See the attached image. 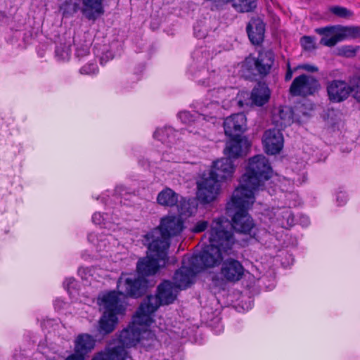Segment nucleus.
Here are the masks:
<instances>
[{
    "label": "nucleus",
    "instance_id": "1",
    "mask_svg": "<svg viewBox=\"0 0 360 360\" xmlns=\"http://www.w3.org/2000/svg\"><path fill=\"white\" fill-rule=\"evenodd\" d=\"M229 221L224 218L214 219L210 230L205 233L210 244L198 255L191 257L190 264L193 265L195 271L199 272L205 268L213 267L220 264L223 255H231L236 240L233 233L227 230Z\"/></svg>",
    "mask_w": 360,
    "mask_h": 360
},
{
    "label": "nucleus",
    "instance_id": "2",
    "mask_svg": "<svg viewBox=\"0 0 360 360\" xmlns=\"http://www.w3.org/2000/svg\"><path fill=\"white\" fill-rule=\"evenodd\" d=\"M148 246L149 247L148 245ZM167 259V255L161 258L148 248L147 256L137 263L139 276L122 274L117 281V290L124 296L140 297L147 287V282L143 276L155 274L160 267L165 265Z\"/></svg>",
    "mask_w": 360,
    "mask_h": 360
},
{
    "label": "nucleus",
    "instance_id": "3",
    "mask_svg": "<svg viewBox=\"0 0 360 360\" xmlns=\"http://www.w3.org/2000/svg\"><path fill=\"white\" fill-rule=\"evenodd\" d=\"M255 202V195L250 193H242L241 189H236L231 200L227 205L229 212H233L232 228L237 232L255 236V224L248 210ZM227 230L231 231V224Z\"/></svg>",
    "mask_w": 360,
    "mask_h": 360
},
{
    "label": "nucleus",
    "instance_id": "4",
    "mask_svg": "<svg viewBox=\"0 0 360 360\" xmlns=\"http://www.w3.org/2000/svg\"><path fill=\"white\" fill-rule=\"evenodd\" d=\"M183 229V221L180 218L176 217L163 218L160 226L145 236L149 249L161 258L165 257L169 247V238L178 236Z\"/></svg>",
    "mask_w": 360,
    "mask_h": 360
},
{
    "label": "nucleus",
    "instance_id": "5",
    "mask_svg": "<svg viewBox=\"0 0 360 360\" xmlns=\"http://www.w3.org/2000/svg\"><path fill=\"white\" fill-rule=\"evenodd\" d=\"M272 174V169L268 160L262 155H257L248 161L245 173L242 176L240 186L242 193H250L255 196L257 191L262 190L264 182L268 180Z\"/></svg>",
    "mask_w": 360,
    "mask_h": 360
},
{
    "label": "nucleus",
    "instance_id": "6",
    "mask_svg": "<svg viewBox=\"0 0 360 360\" xmlns=\"http://www.w3.org/2000/svg\"><path fill=\"white\" fill-rule=\"evenodd\" d=\"M179 290L172 283L163 282L158 287V295L148 296L139 307V313L143 311L146 314L142 316L141 320L148 321L160 304H169L173 302Z\"/></svg>",
    "mask_w": 360,
    "mask_h": 360
},
{
    "label": "nucleus",
    "instance_id": "7",
    "mask_svg": "<svg viewBox=\"0 0 360 360\" xmlns=\"http://www.w3.org/2000/svg\"><path fill=\"white\" fill-rule=\"evenodd\" d=\"M197 198L203 204L215 200L220 193L219 181L209 174H204L197 181Z\"/></svg>",
    "mask_w": 360,
    "mask_h": 360
},
{
    "label": "nucleus",
    "instance_id": "8",
    "mask_svg": "<svg viewBox=\"0 0 360 360\" xmlns=\"http://www.w3.org/2000/svg\"><path fill=\"white\" fill-rule=\"evenodd\" d=\"M146 315L143 311L139 313V309L136 311V316L134 317L131 324H130L127 328L124 329L120 334L118 338V344L123 347H131L140 340V328L139 325L143 323L148 324L151 321V318L148 321L141 320L142 316Z\"/></svg>",
    "mask_w": 360,
    "mask_h": 360
},
{
    "label": "nucleus",
    "instance_id": "9",
    "mask_svg": "<svg viewBox=\"0 0 360 360\" xmlns=\"http://www.w3.org/2000/svg\"><path fill=\"white\" fill-rule=\"evenodd\" d=\"M319 81L314 77L302 74L292 81L290 94L293 96H307L314 94L319 88Z\"/></svg>",
    "mask_w": 360,
    "mask_h": 360
},
{
    "label": "nucleus",
    "instance_id": "10",
    "mask_svg": "<svg viewBox=\"0 0 360 360\" xmlns=\"http://www.w3.org/2000/svg\"><path fill=\"white\" fill-rule=\"evenodd\" d=\"M118 294L123 295L119 291L118 292L111 291L99 296L98 304L103 313L119 314L122 311L123 306Z\"/></svg>",
    "mask_w": 360,
    "mask_h": 360
},
{
    "label": "nucleus",
    "instance_id": "11",
    "mask_svg": "<svg viewBox=\"0 0 360 360\" xmlns=\"http://www.w3.org/2000/svg\"><path fill=\"white\" fill-rule=\"evenodd\" d=\"M246 63H253L259 75H266L274 63V54L271 50H262L259 51L257 58H247Z\"/></svg>",
    "mask_w": 360,
    "mask_h": 360
},
{
    "label": "nucleus",
    "instance_id": "12",
    "mask_svg": "<svg viewBox=\"0 0 360 360\" xmlns=\"http://www.w3.org/2000/svg\"><path fill=\"white\" fill-rule=\"evenodd\" d=\"M262 142L266 152L271 155H275L283 148V136L280 129H269L264 132Z\"/></svg>",
    "mask_w": 360,
    "mask_h": 360
},
{
    "label": "nucleus",
    "instance_id": "13",
    "mask_svg": "<svg viewBox=\"0 0 360 360\" xmlns=\"http://www.w3.org/2000/svg\"><path fill=\"white\" fill-rule=\"evenodd\" d=\"M224 131L229 137H239L246 129V117L238 113L227 117L224 122Z\"/></svg>",
    "mask_w": 360,
    "mask_h": 360
},
{
    "label": "nucleus",
    "instance_id": "14",
    "mask_svg": "<svg viewBox=\"0 0 360 360\" xmlns=\"http://www.w3.org/2000/svg\"><path fill=\"white\" fill-rule=\"evenodd\" d=\"M195 267L190 264V261H188V266H186V262H184V265L174 276L173 285L178 290L188 288L193 282L195 276L199 272L195 271Z\"/></svg>",
    "mask_w": 360,
    "mask_h": 360
},
{
    "label": "nucleus",
    "instance_id": "15",
    "mask_svg": "<svg viewBox=\"0 0 360 360\" xmlns=\"http://www.w3.org/2000/svg\"><path fill=\"white\" fill-rule=\"evenodd\" d=\"M243 272V266L238 261L229 259L223 262L220 275L221 280L236 282L242 278Z\"/></svg>",
    "mask_w": 360,
    "mask_h": 360
},
{
    "label": "nucleus",
    "instance_id": "16",
    "mask_svg": "<svg viewBox=\"0 0 360 360\" xmlns=\"http://www.w3.org/2000/svg\"><path fill=\"white\" fill-rule=\"evenodd\" d=\"M327 92L329 99L339 103L347 99L351 94L349 83L342 80H333L328 83Z\"/></svg>",
    "mask_w": 360,
    "mask_h": 360
},
{
    "label": "nucleus",
    "instance_id": "17",
    "mask_svg": "<svg viewBox=\"0 0 360 360\" xmlns=\"http://www.w3.org/2000/svg\"><path fill=\"white\" fill-rule=\"evenodd\" d=\"M315 32L322 36L320 44L323 46L333 47L342 41L341 25L319 27Z\"/></svg>",
    "mask_w": 360,
    "mask_h": 360
},
{
    "label": "nucleus",
    "instance_id": "18",
    "mask_svg": "<svg viewBox=\"0 0 360 360\" xmlns=\"http://www.w3.org/2000/svg\"><path fill=\"white\" fill-rule=\"evenodd\" d=\"M234 166L229 158H224L215 161L208 173L218 181L230 179L234 172Z\"/></svg>",
    "mask_w": 360,
    "mask_h": 360
},
{
    "label": "nucleus",
    "instance_id": "19",
    "mask_svg": "<svg viewBox=\"0 0 360 360\" xmlns=\"http://www.w3.org/2000/svg\"><path fill=\"white\" fill-rule=\"evenodd\" d=\"M231 139L226 143L224 148V154L227 158H237L241 156L244 150H247L249 143L248 140L243 137H230Z\"/></svg>",
    "mask_w": 360,
    "mask_h": 360
},
{
    "label": "nucleus",
    "instance_id": "20",
    "mask_svg": "<svg viewBox=\"0 0 360 360\" xmlns=\"http://www.w3.org/2000/svg\"><path fill=\"white\" fill-rule=\"evenodd\" d=\"M250 40L254 44H259L264 40L265 25L259 18H252L247 25Z\"/></svg>",
    "mask_w": 360,
    "mask_h": 360
},
{
    "label": "nucleus",
    "instance_id": "21",
    "mask_svg": "<svg viewBox=\"0 0 360 360\" xmlns=\"http://www.w3.org/2000/svg\"><path fill=\"white\" fill-rule=\"evenodd\" d=\"M273 124L280 131L293 122L292 111L288 107H279L274 108L272 114Z\"/></svg>",
    "mask_w": 360,
    "mask_h": 360
},
{
    "label": "nucleus",
    "instance_id": "22",
    "mask_svg": "<svg viewBox=\"0 0 360 360\" xmlns=\"http://www.w3.org/2000/svg\"><path fill=\"white\" fill-rule=\"evenodd\" d=\"M102 2L103 0H82V13L89 20H96L104 12Z\"/></svg>",
    "mask_w": 360,
    "mask_h": 360
},
{
    "label": "nucleus",
    "instance_id": "23",
    "mask_svg": "<svg viewBox=\"0 0 360 360\" xmlns=\"http://www.w3.org/2000/svg\"><path fill=\"white\" fill-rule=\"evenodd\" d=\"M95 342L91 335L86 333L81 334L75 339V352L85 358V356L94 348Z\"/></svg>",
    "mask_w": 360,
    "mask_h": 360
},
{
    "label": "nucleus",
    "instance_id": "24",
    "mask_svg": "<svg viewBox=\"0 0 360 360\" xmlns=\"http://www.w3.org/2000/svg\"><path fill=\"white\" fill-rule=\"evenodd\" d=\"M270 97V91L265 84L259 83L252 90L251 99L254 104L262 106Z\"/></svg>",
    "mask_w": 360,
    "mask_h": 360
},
{
    "label": "nucleus",
    "instance_id": "25",
    "mask_svg": "<svg viewBox=\"0 0 360 360\" xmlns=\"http://www.w3.org/2000/svg\"><path fill=\"white\" fill-rule=\"evenodd\" d=\"M117 314L103 313L99 320L98 331L100 333L107 335L112 333L117 323Z\"/></svg>",
    "mask_w": 360,
    "mask_h": 360
},
{
    "label": "nucleus",
    "instance_id": "26",
    "mask_svg": "<svg viewBox=\"0 0 360 360\" xmlns=\"http://www.w3.org/2000/svg\"><path fill=\"white\" fill-rule=\"evenodd\" d=\"M157 201L162 206L172 207L178 202V195L171 188H166L159 193Z\"/></svg>",
    "mask_w": 360,
    "mask_h": 360
},
{
    "label": "nucleus",
    "instance_id": "27",
    "mask_svg": "<svg viewBox=\"0 0 360 360\" xmlns=\"http://www.w3.org/2000/svg\"><path fill=\"white\" fill-rule=\"evenodd\" d=\"M153 319L151 318V321L148 324H141L139 325L140 330V340L139 342L142 344L143 347H148L153 345L155 341V335L153 332L148 330V327L152 323Z\"/></svg>",
    "mask_w": 360,
    "mask_h": 360
},
{
    "label": "nucleus",
    "instance_id": "28",
    "mask_svg": "<svg viewBox=\"0 0 360 360\" xmlns=\"http://www.w3.org/2000/svg\"><path fill=\"white\" fill-rule=\"evenodd\" d=\"M105 352L107 360H125L127 356L125 348L120 344L113 347H109Z\"/></svg>",
    "mask_w": 360,
    "mask_h": 360
},
{
    "label": "nucleus",
    "instance_id": "29",
    "mask_svg": "<svg viewBox=\"0 0 360 360\" xmlns=\"http://www.w3.org/2000/svg\"><path fill=\"white\" fill-rule=\"evenodd\" d=\"M342 41L347 39H356L360 37V27L357 26H342Z\"/></svg>",
    "mask_w": 360,
    "mask_h": 360
},
{
    "label": "nucleus",
    "instance_id": "30",
    "mask_svg": "<svg viewBox=\"0 0 360 360\" xmlns=\"http://www.w3.org/2000/svg\"><path fill=\"white\" fill-rule=\"evenodd\" d=\"M233 6L238 11L250 12L257 7V0H238L237 3L233 4Z\"/></svg>",
    "mask_w": 360,
    "mask_h": 360
},
{
    "label": "nucleus",
    "instance_id": "31",
    "mask_svg": "<svg viewBox=\"0 0 360 360\" xmlns=\"http://www.w3.org/2000/svg\"><path fill=\"white\" fill-rule=\"evenodd\" d=\"M174 134L172 128L165 127L159 129L154 133V137L162 143L170 142L171 136Z\"/></svg>",
    "mask_w": 360,
    "mask_h": 360
},
{
    "label": "nucleus",
    "instance_id": "32",
    "mask_svg": "<svg viewBox=\"0 0 360 360\" xmlns=\"http://www.w3.org/2000/svg\"><path fill=\"white\" fill-rule=\"evenodd\" d=\"M79 8V0H68L60 6L64 15H72Z\"/></svg>",
    "mask_w": 360,
    "mask_h": 360
},
{
    "label": "nucleus",
    "instance_id": "33",
    "mask_svg": "<svg viewBox=\"0 0 360 360\" xmlns=\"http://www.w3.org/2000/svg\"><path fill=\"white\" fill-rule=\"evenodd\" d=\"M70 44H60L56 49V56L60 60H68L70 58Z\"/></svg>",
    "mask_w": 360,
    "mask_h": 360
},
{
    "label": "nucleus",
    "instance_id": "34",
    "mask_svg": "<svg viewBox=\"0 0 360 360\" xmlns=\"http://www.w3.org/2000/svg\"><path fill=\"white\" fill-rule=\"evenodd\" d=\"M349 87L352 96L360 102V77H354L349 80Z\"/></svg>",
    "mask_w": 360,
    "mask_h": 360
},
{
    "label": "nucleus",
    "instance_id": "35",
    "mask_svg": "<svg viewBox=\"0 0 360 360\" xmlns=\"http://www.w3.org/2000/svg\"><path fill=\"white\" fill-rule=\"evenodd\" d=\"M300 43L302 48L306 51L314 50L316 46L315 38L310 36H304L300 39Z\"/></svg>",
    "mask_w": 360,
    "mask_h": 360
},
{
    "label": "nucleus",
    "instance_id": "36",
    "mask_svg": "<svg viewBox=\"0 0 360 360\" xmlns=\"http://www.w3.org/2000/svg\"><path fill=\"white\" fill-rule=\"evenodd\" d=\"M276 214L278 217H281L283 220H286L288 225H291L294 222V217L288 208H283L282 210L278 209L276 212Z\"/></svg>",
    "mask_w": 360,
    "mask_h": 360
},
{
    "label": "nucleus",
    "instance_id": "37",
    "mask_svg": "<svg viewBox=\"0 0 360 360\" xmlns=\"http://www.w3.org/2000/svg\"><path fill=\"white\" fill-rule=\"evenodd\" d=\"M330 10L333 14L341 18H346L352 16V13L349 10L344 7L334 6L330 8Z\"/></svg>",
    "mask_w": 360,
    "mask_h": 360
},
{
    "label": "nucleus",
    "instance_id": "38",
    "mask_svg": "<svg viewBox=\"0 0 360 360\" xmlns=\"http://www.w3.org/2000/svg\"><path fill=\"white\" fill-rule=\"evenodd\" d=\"M65 288L68 290V292L70 294L74 295L77 293V283L73 278H67L66 281L64 283Z\"/></svg>",
    "mask_w": 360,
    "mask_h": 360
},
{
    "label": "nucleus",
    "instance_id": "39",
    "mask_svg": "<svg viewBox=\"0 0 360 360\" xmlns=\"http://www.w3.org/2000/svg\"><path fill=\"white\" fill-rule=\"evenodd\" d=\"M80 73L82 75H91L95 74L98 72L97 65L94 63H89L85 65H84L79 70Z\"/></svg>",
    "mask_w": 360,
    "mask_h": 360
},
{
    "label": "nucleus",
    "instance_id": "40",
    "mask_svg": "<svg viewBox=\"0 0 360 360\" xmlns=\"http://www.w3.org/2000/svg\"><path fill=\"white\" fill-rule=\"evenodd\" d=\"M89 53V46L88 44L77 45L76 48V56L81 58L84 56H88Z\"/></svg>",
    "mask_w": 360,
    "mask_h": 360
},
{
    "label": "nucleus",
    "instance_id": "41",
    "mask_svg": "<svg viewBox=\"0 0 360 360\" xmlns=\"http://www.w3.org/2000/svg\"><path fill=\"white\" fill-rule=\"evenodd\" d=\"M208 226V222L205 220L198 221L193 228L192 229V231L193 233H200L204 231Z\"/></svg>",
    "mask_w": 360,
    "mask_h": 360
},
{
    "label": "nucleus",
    "instance_id": "42",
    "mask_svg": "<svg viewBox=\"0 0 360 360\" xmlns=\"http://www.w3.org/2000/svg\"><path fill=\"white\" fill-rule=\"evenodd\" d=\"M179 119L184 123H189L191 121V115L188 112H181L179 114Z\"/></svg>",
    "mask_w": 360,
    "mask_h": 360
},
{
    "label": "nucleus",
    "instance_id": "43",
    "mask_svg": "<svg viewBox=\"0 0 360 360\" xmlns=\"http://www.w3.org/2000/svg\"><path fill=\"white\" fill-rule=\"evenodd\" d=\"M299 68L310 72H316L319 70L316 66L310 64H303L300 65Z\"/></svg>",
    "mask_w": 360,
    "mask_h": 360
},
{
    "label": "nucleus",
    "instance_id": "44",
    "mask_svg": "<svg viewBox=\"0 0 360 360\" xmlns=\"http://www.w3.org/2000/svg\"><path fill=\"white\" fill-rule=\"evenodd\" d=\"M93 221L96 224H101L104 220L103 216L100 212H96L92 217Z\"/></svg>",
    "mask_w": 360,
    "mask_h": 360
},
{
    "label": "nucleus",
    "instance_id": "45",
    "mask_svg": "<svg viewBox=\"0 0 360 360\" xmlns=\"http://www.w3.org/2000/svg\"><path fill=\"white\" fill-rule=\"evenodd\" d=\"M65 360H84V357L75 352L74 354L68 356Z\"/></svg>",
    "mask_w": 360,
    "mask_h": 360
},
{
    "label": "nucleus",
    "instance_id": "46",
    "mask_svg": "<svg viewBox=\"0 0 360 360\" xmlns=\"http://www.w3.org/2000/svg\"><path fill=\"white\" fill-rule=\"evenodd\" d=\"M347 200V196L344 193H340L337 196V201L340 203V205H343L345 203Z\"/></svg>",
    "mask_w": 360,
    "mask_h": 360
},
{
    "label": "nucleus",
    "instance_id": "47",
    "mask_svg": "<svg viewBox=\"0 0 360 360\" xmlns=\"http://www.w3.org/2000/svg\"><path fill=\"white\" fill-rule=\"evenodd\" d=\"M292 70L290 68V64L288 63V70L285 76V79L286 81H289L292 79Z\"/></svg>",
    "mask_w": 360,
    "mask_h": 360
},
{
    "label": "nucleus",
    "instance_id": "48",
    "mask_svg": "<svg viewBox=\"0 0 360 360\" xmlns=\"http://www.w3.org/2000/svg\"><path fill=\"white\" fill-rule=\"evenodd\" d=\"M194 31H195V34L197 37L198 38H203L206 36V32H201V30H198V27H194Z\"/></svg>",
    "mask_w": 360,
    "mask_h": 360
},
{
    "label": "nucleus",
    "instance_id": "49",
    "mask_svg": "<svg viewBox=\"0 0 360 360\" xmlns=\"http://www.w3.org/2000/svg\"><path fill=\"white\" fill-rule=\"evenodd\" d=\"M92 360H107L106 352L98 354L97 356L93 358Z\"/></svg>",
    "mask_w": 360,
    "mask_h": 360
},
{
    "label": "nucleus",
    "instance_id": "50",
    "mask_svg": "<svg viewBox=\"0 0 360 360\" xmlns=\"http://www.w3.org/2000/svg\"><path fill=\"white\" fill-rule=\"evenodd\" d=\"M238 104H239L240 106H243V105H244L243 103L241 101H238Z\"/></svg>",
    "mask_w": 360,
    "mask_h": 360
},
{
    "label": "nucleus",
    "instance_id": "51",
    "mask_svg": "<svg viewBox=\"0 0 360 360\" xmlns=\"http://www.w3.org/2000/svg\"><path fill=\"white\" fill-rule=\"evenodd\" d=\"M281 224L282 226H285V223H284V221H283V220L281 221Z\"/></svg>",
    "mask_w": 360,
    "mask_h": 360
}]
</instances>
